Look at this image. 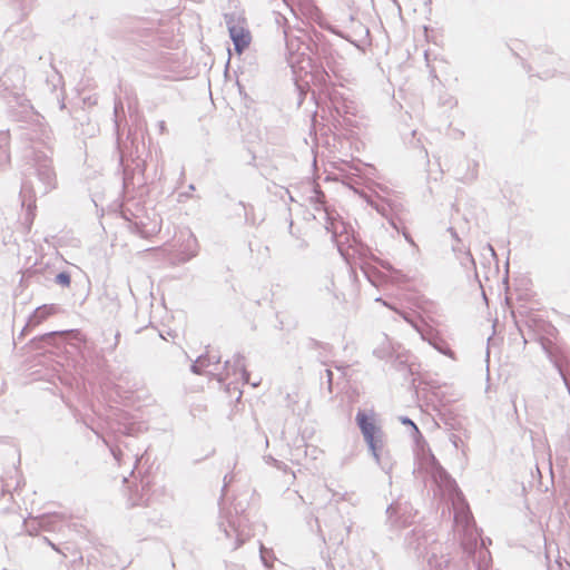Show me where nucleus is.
I'll return each mask as SVG.
<instances>
[{"mask_svg":"<svg viewBox=\"0 0 570 570\" xmlns=\"http://www.w3.org/2000/svg\"><path fill=\"white\" fill-rule=\"evenodd\" d=\"M356 422L368 448L379 458L377 451L382 448V432L374 416L365 412H358L356 414Z\"/></svg>","mask_w":570,"mask_h":570,"instance_id":"f257e3e1","label":"nucleus"},{"mask_svg":"<svg viewBox=\"0 0 570 570\" xmlns=\"http://www.w3.org/2000/svg\"><path fill=\"white\" fill-rule=\"evenodd\" d=\"M229 37L234 42L235 51L242 55L252 42V33L247 27V21L243 17H227Z\"/></svg>","mask_w":570,"mask_h":570,"instance_id":"f03ea898","label":"nucleus"},{"mask_svg":"<svg viewBox=\"0 0 570 570\" xmlns=\"http://www.w3.org/2000/svg\"><path fill=\"white\" fill-rule=\"evenodd\" d=\"M219 363V355L217 351H207L206 354L199 356L195 364L193 365V370L195 373H213V371L208 370L210 364Z\"/></svg>","mask_w":570,"mask_h":570,"instance_id":"7ed1b4c3","label":"nucleus"},{"mask_svg":"<svg viewBox=\"0 0 570 570\" xmlns=\"http://www.w3.org/2000/svg\"><path fill=\"white\" fill-rule=\"evenodd\" d=\"M55 313H56L55 306L45 305L42 307L37 308L36 313H35V317H37L39 320H45L46 317H48Z\"/></svg>","mask_w":570,"mask_h":570,"instance_id":"20e7f679","label":"nucleus"},{"mask_svg":"<svg viewBox=\"0 0 570 570\" xmlns=\"http://www.w3.org/2000/svg\"><path fill=\"white\" fill-rule=\"evenodd\" d=\"M234 364L237 367V371L239 373V377L242 380H244L245 382H248V375H247V372H246V370L244 367L243 360L240 357H235L234 358Z\"/></svg>","mask_w":570,"mask_h":570,"instance_id":"39448f33","label":"nucleus"},{"mask_svg":"<svg viewBox=\"0 0 570 570\" xmlns=\"http://www.w3.org/2000/svg\"><path fill=\"white\" fill-rule=\"evenodd\" d=\"M405 424H411L415 430H417L416 425L411 421V420H404L403 421Z\"/></svg>","mask_w":570,"mask_h":570,"instance_id":"423d86ee","label":"nucleus"},{"mask_svg":"<svg viewBox=\"0 0 570 570\" xmlns=\"http://www.w3.org/2000/svg\"><path fill=\"white\" fill-rule=\"evenodd\" d=\"M59 278H61V282L68 283V277L67 276L60 275Z\"/></svg>","mask_w":570,"mask_h":570,"instance_id":"0eeeda50","label":"nucleus"},{"mask_svg":"<svg viewBox=\"0 0 570 570\" xmlns=\"http://www.w3.org/2000/svg\"><path fill=\"white\" fill-rule=\"evenodd\" d=\"M229 376H230V374H229V372H227L225 375L220 376L219 380H226Z\"/></svg>","mask_w":570,"mask_h":570,"instance_id":"6e6552de","label":"nucleus"}]
</instances>
